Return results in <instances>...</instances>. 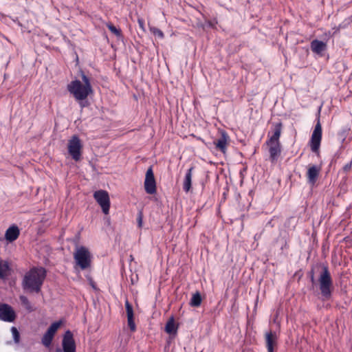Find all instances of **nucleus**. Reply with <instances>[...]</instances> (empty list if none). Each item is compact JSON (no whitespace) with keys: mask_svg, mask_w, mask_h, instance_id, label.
Masks as SVG:
<instances>
[{"mask_svg":"<svg viewBox=\"0 0 352 352\" xmlns=\"http://www.w3.org/2000/svg\"><path fill=\"white\" fill-rule=\"evenodd\" d=\"M46 270L44 267H33L27 272L23 280V287L31 292L38 293L46 277Z\"/></svg>","mask_w":352,"mask_h":352,"instance_id":"obj_1","label":"nucleus"},{"mask_svg":"<svg viewBox=\"0 0 352 352\" xmlns=\"http://www.w3.org/2000/svg\"><path fill=\"white\" fill-rule=\"evenodd\" d=\"M318 267L320 268L318 279L319 289L322 299L328 300L331 298L333 289V278L327 265L320 264Z\"/></svg>","mask_w":352,"mask_h":352,"instance_id":"obj_2","label":"nucleus"},{"mask_svg":"<svg viewBox=\"0 0 352 352\" xmlns=\"http://www.w3.org/2000/svg\"><path fill=\"white\" fill-rule=\"evenodd\" d=\"M91 254L88 248L80 246L76 248L74 253L75 268L79 267L81 270H88L91 265Z\"/></svg>","mask_w":352,"mask_h":352,"instance_id":"obj_3","label":"nucleus"},{"mask_svg":"<svg viewBox=\"0 0 352 352\" xmlns=\"http://www.w3.org/2000/svg\"><path fill=\"white\" fill-rule=\"evenodd\" d=\"M67 89L76 100L87 99V97L93 93V89L85 87V85H82V82L78 79H75L69 83Z\"/></svg>","mask_w":352,"mask_h":352,"instance_id":"obj_4","label":"nucleus"},{"mask_svg":"<svg viewBox=\"0 0 352 352\" xmlns=\"http://www.w3.org/2000/svg\"><path fill=\"white\" fill-rule=\"evenodd\" d=\"M317 123L315 125L314 129L312 132L309 145L311 150L313 153H318L319 152L321 139H322V126L320 122V117L318 116Z\"/></svg>","mask_w":352,"mask_h":352,"instance_id":"obj_5","label":"nucleus"},{"mask_svg":"<svg viewBox=\"0 0 352 352\" xmlns=\"http://www.w3.org/2000/svg\"><path fill=\"white\" fill-rule=\"evenodd\" d=\"M94 197L100 206L102 212L109 214L110 208V199L108 192L106 190H100L94 193Z\"/></svg>","mask_w":352,"mask_h":352,"instance_id":"obj_6","label":"nucleus"},{"mask_svg":"<svg viewBox=\"0 0 352 352\" xmlns=\"http://www.w3.org/2000/svg\"><path fill=\"white\" fill-rule=\"evenodd\" d=\"M16 317V313L10 305L6 303L0 304V320L12 322Z\"/></svg>","mask_w":352,"mask_h":352,"instance_id":"obj_7","label":"nucleus"},{"mask_svg":"<svg viewBox=\"0 0 352 352\" xmlns=\"http://www.w3.org/2000/svg\"><path fill=\"white\" fill-rule=\"evenodd\" d=\"M62 346L63 352H76V343L71 331H66L63 335Z\"/></svg>","mask_w":352,"mask_h":352,"instance_id":"obj_8","label":"nucleus"},{"mask_svg":"<svg viewBox=\"0 0 352 352\" xmlns=\"http://www.w3.org/2000/svg\"><path fill=\"white\" fill-rule=\"evenodd\" d=\"M67 147L68 154H81L82 145L79 137L77 135H73L69 140Z\"/></svg>","mask_w":352,"mask_h":352,"instance_id":"obj_9","label":"nucleus"},{"mask_svg":"<svg viewBox=\"0 0 352 352\" xmlns=\"http://www.w3.org/2000/svg\"><path fill=\"white\" fill-rule=\"evenodd\" d=\"M265 338L267 352H274V350L277 347L278 344L276 333L270 330L265 333Z\"/></svg>","mask_w":352,"mask_h":352,"instance_id":"obj_10","label":"nucleus"},{"mask_svg":"<svg viewBox=\"0 0 352 352\" xmlns=\"http://www.w3.org/2000/svg\"><path fill=\"white\" fill-rule=\"evenodd\" d=\"M230 139L228 133L222 131L220 137L214 140L215 148L223 153H226L228 141Z\"/></svg>","mask_w":352,"mask_h":352,"instance_id":"obj_11","label":"nucleus"},{"mask_svg":"<svg viewBox=\"0 0 352 352\" xmlns=\"http://www.w3.org/2000/svg\"><path fill=\"white\" fill-rule=\"evenodd\" d=\"M125 309L127 315L129 327L131 331H135L136 330V326L134 322L133 309V306L127 299L125 301Z\"/></svg>","mask_w":352,"mask_h":352,"instance_id":"obj_12","label":"nucleus"},{"mask_svg":"<svg viewBox=\"0 0 352 352\" xmlns=\"http://www.w3.org/2000/svg\"><path fill=\"white\" fill-rule=\"evenodd\" d=\"M20 234V230L18 226L13 225L6 231L5 239L9 242H13L17 239Z\"/></svg>","mask_w":352,"mask_h":352,"instance_id":"obj_13","label":"nucleus"},{"mask_svg":"<svg viewBox=\"0 0 352 352\" xmlns=\"http://www.w3.org/2000/svg\"><path fill=\"white\" fill-rule=\"evenodd\" d=\"M283 129V124L281 122L272 123V135L270 138V142H274L279 141V138L281 134Z\"/></svg>","mask_w":352,"mask_h":352,"instance_id":"obj_14","label":"nucleus"},{"mask_svg":"<svg viewBox=\"0 0 352 352\" xmlns=\"http://www.w3.org/2000/svg\"><path fill=\"white\" fill-rule=\"evenodd\" d=\"M327 49V44L322 41L314 39L311 42V50L314 53L321 55Z\"/></svg>","mask_w":352,"mask_h":352,"instance_id":"obj_15","label":"nucleus"},{"mask_svg":"<svg viewBox=\"0 0 352 352\" xmlns=\"http://www.w3.org/2000/svg\"><path fill=\"white\" fill-rule=\"evenodd\" d=\"M320 170V166H311L308 168L307 170V179L309 183L314 184L317 180Z\"/></svg>","mask_w":352,"mask_h":352,"instance_id":"obj_16","label":"nucleus"},{"mask_svg":"<svg viewBox=\"0 0 352 352\" xmlns=\"http://www.w3.org/2000/svg\"><path fill=\"white\" fill-rule=\"evenodd\" d=\"M193 169L194 166H191L189 169H188L184 179L183 190L186 192H188L192 188V177Z\"/></svg>","mask_w":352,"mask_h":352,"instance_id":"obj_17","label":"nucleus"},{"mask_svg":"<svg viewBox=\"0 0 352 352\" xmlns=\"http://www.w3.org/2000/svg\"><path fill=\"white\" fill-rule=\"evenodd\" d=\"M178 324L175 322L173 316H171L165 325V331L170 335H175L177 332Z\"/></svg>","mask_w":352,"mask_h":352,"instance_id":"obj_18","label":"nucleus"},{"mask_svg":"<svg viewBox=\"0 0 352 352\" xmlns=\"http://www.w3.org/2000/svg\"><path fill=\"white\" fill-rule=\"evenodd\" d=\"M145 191L150 195L156 192V182L155 179H145L144 181Z\"/></svg>","mask_w":352,"mask_h":352,"instance_id":"obj_19","label":"nucleus"},{"mask_svg":"<svg viewBox=\"0 0 352 352\" xmlns=\"http://www.w3.org/2000/svg\"><path fill=\"white\" fill-rule=\"evenodd\" d=\"M267 144L269 146V152L270 154H280V146L279 141L274 142H270V140L267 142Z\"/></svg>","mask_w":352,"mask_h":352,"instance_id":"obj_20","label":"nucleus"},{"mask_svg":"<svg viewBox=\"0 0 352 352\" xmlns=\"http://www.w3.org/2000/svg\"><path fill=\"white\" fill-rule=\"evenodd\" d=\"M202 301V298L199 292H197L194 294L190 299V305L193 307H197L200 306Z\"/></svg>","mask_w":352,"mask_h":352,"instance_id":"obj_21","label":"nucleus"},{"mask_svg":"<svg viewBox=\"0 0 352 352\" xmlns=\"http://www.w3.org/2000/svg\"><path fill=\"white\" fill-rule=\"evenodd\" d=\"M10 270L9 265L7 262H1L0 261V278L4 279L6 278L8 274V271Z\"/></svg>","mask_w":352,"mask_h":352,"instance_id":"obj_22","label":"nucleus"},{"mask_svg":"<svg viewBox=\"0 0 352 352\" xmlns=\"http://www.w3.org/2000/svg\"><path fill=\"white\" fill-rule=\"evenodd\" d=\"M54 337V336L46 331L41 339L42 344L46 347L50 346L52 344Z\"/></svg>","mask_w":352,"mask_h":352,"instance_id":"obj_23","label":"nucleus"},{"mask_svg":"<svg viewBox=\"0 0 352 352\" xmlns=\"http://www.w3.org/2000/svg\"><path fill=\"white\" fill-rule=\"evenodd\" d=\"M20 301L22 304V305L27 309L29 312H32L34 310L33 307L32 306L30 302L29 301L28 298L25 296H20Z\"/></svg>","mask_w":352,"mask_h":352,"instance_id":"obj_24","label":"nucleus"},{"mask_svg":"<svg viewBox=\"0 0 352 352\" xmlns=\"http://www.w3.org/2000/svg\"><path fill=\"white\" fill-rule=\"evenodd\" d=\"M61 324H62L61 321L54 322L49 327V328L47 329V330L46 331H47L48 333H50L51 334L54 336L56 332L57 331V330L58 329V328L60 327Z\"/></svg>","mask_w":352,"mask_h":352,"instance_id":"obj_25","label":"nucleus"},{"mask_svg":"<svg viewBox=\"0 0 352 352\" xmlns=\"http://www.w3.org/2000/svg\"><path fill=\"white\" fill-rule=\"evenodd\" d=\"M107 27L109 30V31L115 34L118 37H120L122 36V31L120 28H117L113 23H107Z\"/></svg>","mask_w":352,"mask_h":352,"instance_id":"obj_26","label":"nucleus"},{"mask_svg":"<svg viewBox=\"0 0 352 352\" xmlns=\"http://www.w3.org/2000/svg\"><path fill=\"white\" fill-rule=\"evenodd\" d=\"M349 131H350L349 128H348L346 126L343 127L338 133V139L342 141H344L345 140V138H346Z\"/></svg>","mask_w":352,"mask_h":352,"instance_id":"obj_27","label":"nucleus"},{"mask_svg":"<svg viewBox=\"0 0 352 352\" xmlns=\"http://www.w3.org/2000/svg\"><path fill=\"white\" fill-rule=\"evenodd\" d=\"M80 76L83 82L82 85H85V87L89 89H93L89 78L82 71L80 72Z\"/></svg>","mask_w":352,"mask_h":352,"instance_id":"obj_28","label":"nucleus"},{"mask_svg":"<svg viewBox=\"0 0 352 352\" xmlns=\"http://www.w3.org/2000/svg\"><path fill=\"white\" fill-rule=\"evenodd\" d=\"M11 332H12V336H13L14 342L16 344L19 343V342H20V333H19L18 329H16V327H11Z\"/></svg>","mask_w":352,"mask_h":352,"instance_id":"obj_29","label":"nucleus"},{"mask_svg":"<svg viewBox=\"0 0 352 352\" xmlns=\"http://www.w3.org/2000/svg\"><path fill=\"white\" fill-rule=\"evenodd\" d=\"M151 32L155 36H157L160 38H163L164 35L163 32L155 27H151L150 28Z\"/></svg>","mask_w":352,"mask_h":352,"instance_id":"obj_30","label":"nucleus"},{"mask_svg":"<svg viewBox=\"0 0 352 352\" xmlns=\"http://www.w3.org/2000/svg\"><path fill=\"white\" fill-rule=\"evenodd\" d=\"M155 179L152 167H149L146 173L145 179Z\"/></svg>","mask_w":352,"mask_h":352,"instance_id":"obj_31","label":"nucleus"},{"mask_svg":"<svg viewBox=\"0 0 352 352\" xmlns=\"http://www.w3.org/2000/svg\"><path fill=\"white\" fill-rule=\"evenodd\" d=\"M351 165H352V160H351L350 162H349L348 163H346L342 168L343 169V171L344 173H348L351 168Z\"/></svg>","mask_w":352,"mask_h":352,"instance_id":"obj_32","label":"nucleus"},{"mask_svg":"<svg viewBox=\"0 0 352 352\" xmlns=\"http://www.w3.org/2000/svg\"><path fill=\"white\" fill-rule=\"evenodd\" d=\"M137 221L138 224V227L141 228L142 226V212H139L137 217Z\"/></svg>","mask_w":352,"mask_h":352,"instance_id":"obj_33","label":"nucleus"},{"mask_svg":"<svg viewBox=\"0 0 352 352\" xmlns=\"http://www.w3.org/2000/svg\"><path fill=\"white\" fill-rule=\"evenodd\" d=\"M314 274H315L314 269L311 268V270L309 272V277H310L311 282L313 284H314L316 283V279H315Z\"/></svg>","mask_w":352,"mask_h":352,"instance_id":"obj_34","label":"nucleus"},{"mask_svg":"<svg viewBox=\"0 0 352 352\" xmlns=\"http://www.w3.org/2000/svg\"><path fill=\"white\" fill-rule=\"evenodd\" d=\"M78 101H79L80 107L82 109L89 106V102H88L87 98V99H84L82 100H78Z\"/></svg>","mask_w":352,"mask_h":352,"instance_id":"obj_35","label":"nucleus"},{"mask_svg":"<svg viewBox=\"0 0 352 352\" xmlns=\"http://www.w3.org/2000/svg\"><path fill=\"white\" fill-rule=\"evenodd\" d=\"M138 23L140 29L145 31L144 28V20L142 18H138Z\"/></svg>","mask_w":352,"mask_h":352,"instance_id":"obj_36","label":"nucleus"},{"mask_svg":"<svg viewBox=\"0 0 352 352\" xmlns=\"http://www.w3.org/2000/svg\"><path fill=\"white\" fill-rule=\"evenodd\" d=\"M71 157L76 162L80 161L82 158V155H71Z\"/></svg>","mask_w":352,"mask_h":352,"instance_id":"obj_37","label":"nucleus"},{"mask_svg":"<svg viewBox=\"0 0 352 352\" xmlns=\"http://www.w3.org/2000/svg\"><path fill=\"white\" fill-rule=\"evenodd\" d=\"M287 245V242L285 240H282V245H281V250H283L284 248H286Z\"/></svg>","mask_w":352,"mask_h":352,"instance_id":"obj_38","label":"nucleus"},{"mask_svg":"<svg viewBox=\"0 0 352 352\" xmlns=\"http://www.w3.org/2000/svg\"><path fill=\"white\" fill-rule=\"evenodd\" d=\"M277 156H278V155H270V158L271 162H274L275 160H277V158H276V157H277Z\"/></svg>","mask_w":352,"mask_h":352,"instance_id":"obj_39","label":"nucleus"},{"mask_svg":"<svg viewBox=\"0 0 352 352\" xmlns=\"http://www.w3.org/2000/svg\"><path fill=\"white\" fill-rule=\"evenodd\" d=\"M56 352H62L60 349H56Z\"/></svg>","mask_w":352,"mask_h":352,"instance_id":"obj_40","label":"nucleus"},{"mask_svg":"<svg viewBox=\"0 0 352 352\" xmlns=\"http://www.w3.org/2000/svg\"><path fill=\"white\" fill-rule=\"evenodd\" d=\"M208 25H209L210 27H212V23H211L210 21H208Z\"/></svg>","mask_w":352,"mask_h":352,"instance_id":"obj_41","label":"nucleus"}]
</instances>
